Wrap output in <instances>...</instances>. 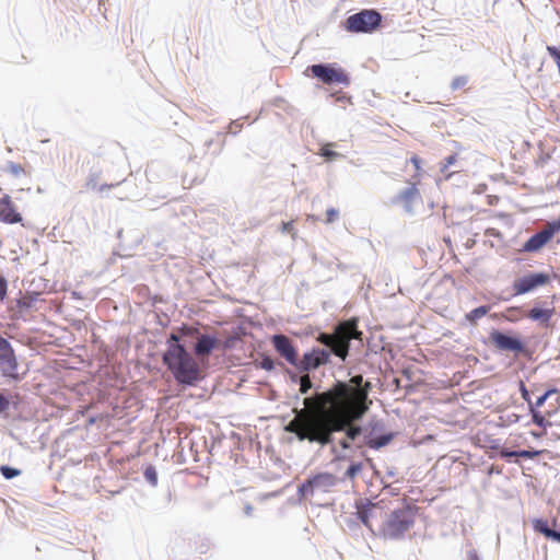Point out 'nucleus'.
Instances as JSON below:
<instances>
[{
	"instance_id": "obj_15",
	"label": "nucleus",
	"mask_w": 560,
	"mask_h": 560,
	"mask_svg": "<svg viewBox=\"0 0 560 560\" xmlns=\"http://www.w3.org/2000/svg\"><path fill=\"white\" fill-rule=\"evenodd\" d=\"M276 351L283 357L290 364L296 365L298 353L291 340L284 335H276L272 338Z\"/></svg>"
},
{
	"instance_id": "obj_3",
	"label": "nucleus",
	"mask_w": 560,
	"mask_h": 560,
	"mask_svg": "<svg viewBox=\"0 0 560 560\" xmlns=\"http://www.w3.org/2000/svg\"><path fill=\"white\" fill-rule=\"evenodd\" d=\"M163 363L180 384L192 385L200 378V370L196 360L180 343H171L163 354Z\"/></svg>"
},
{
	"instance_id": "obj_10",
	"label": "nucleus",
	"mask_w": 560,
	"mask_h": 560,
	"mask_svg": "<svg viewBox=\"0 0 560 560\" xmlns=\"http://www.w3.org/2000/svg\"><path fill=\"white\" fill-rule=\"evenodd\" d=\"M358 516L362 523L369 527L372 532L377 530L378 526L385 520L387 513L377 503L368 502L365 505L358 506Z\"/></svg>"
},
{
	"instance_id": "obj_1",
	"label": "nucleus",
	"mask_w": 560,
	"mask_h": 560,
	"mask_svg": "<svg viewBox=\"0 0 560 560\" xmlns=\"http://www.w3.org/2000/svg\"><path fill=\"white\" fill-rule=\"evenodd\" d=\"M294 418L284 427L287 432L293 433L300 441H308L322 446L334 441L335 432H345V438L338 445L342 450L350 448L362 432L354 422L360 420L366 411L363 408H329L304 405V408L293 409Z\"/></svg>"
},
{
	"instance_id": "obj_45",
	"label": "nucleus",
	"mask_w": 560,
	"mask_h": 560,
	"mask_svg": "<svg viewBox=\"0 0 560 560\" xmlns=\"http://www.w3.org/2000/svg\"><path fill=\"white\" fill-rule=\"evenodd\" d=\"M182 331H183L184 334H192L194 331H196V332H197V329H192V328H183V329H182Z\"/></svg>"
},
{
	"instance_id": "obj_34",
	"label": "nucleus",
	"mask_w": 560,
	"mask_h": 560,
	"mask_svg": "<svg viewBox=\"0 0 560 560\" xmlns=\"http://www.w3.org/2000/svg\"><path fill=\"white\" fill-rule=\"evenodd\" d=\"M312 388V381L308 374L302 375L300 378V393L306 394Z\"/></svg>"
},
{
	"instance_id": "obj_18",
	"label": "nucleus",
	"mask_w": 560,
	"mask_h": 560,
	"mask_svg": "<svg viewBox=\"0 0 560 560\" xmlns=\"http://www.w3.org/2000/svg\"><path fill=\"white\" fill-rule=\"evenodd\" d=\"M0 221L8 224H14L22 221V215L18 212L16 207L9 195H4L0 199Z\"/></svg>"
},
{
	"instance_id": "obj_40",
	"label": "nucleus",
	"mask_w": 560,
	"mask_h": 560,
	"mask_svg": "<svg viewBox=\"0 0 560 560\" xmlns=\"http://www.w3.org/2000/svg\"><path fill=\"white\" fill-rule=\"evenodd\" d=\"M281 231L284 233H291L294 231L293 221L283 222L281 225Z\"/></svg>"
},
{
	"instance_id": "obj_30",
	"label": "nucleus",
	"mask_w": 560,
	"mask_h": 560,
	"mask_svg": "<svg viewBox=\"0 0 560 560\" xmlns=\"http://www.w3.org/2000/svg\"><path fill=\"white\" fill-rule=\"evenodd\" d=\"M332 143H326L320 148V155L326 159V161H332L339 156V153L335 152L331 148Z\"/></svg>"
},
{
	"instance_id": "obj_31",
	"label": "nucleus",
	"mask_w": 560,
	"mask_h": 560,
	"mask_svg": "<svg viewBox=\"0 0 560 560\" xmlns=\"http://www.w3.org/2000/svg\"><path fill=\"white\" fill-rule=\"evenodd\" d=\"M542 231L547 232V235L552 238V236L560 231V217L555 221L548 222Z\"/></svg>"
},
{
	"instance_id": "obj_23",
	"label": "nucleus",
	"mask_w": 560,
	"mask_h": 560,
	"mask_svg": "<svg viewBox=\"0 0 560 560\" xmlns=\"http://www.w3.org/2000/svg\"><path fill=\"white\" fill-rule=\"evenodd\" d=\"M490 311V306L482 305L477 308H474L469 313L465 315V318L467 322H469L471 325H475L480 318L486 316Z\"/></svg>"
},
{
	"instance_id": "obj_6",
	"label": "nucleus",
	"mask_w": 560,
	"mask_h": 560,
	"mask_svg": "<svg viewBox=\"0 0 560 560\" xmlns=\"http://www.w3.org/2000/svg\"><path fill=\"white\" fill-rule=\"evenodd\" d=\"M382 22V15L375 10H362L347 18L345 28L350 33H372Z\"/></svg>"
},
{
	"instance_id": "obj_24",
	"label": "nucleus",
	"mask_w": 560,
	"mask_h": 560,
	"mask_svg": "<svg viewBox=\"0 0 560 560\" xmlns=\"http://www.w3.org/2000/svg\"><path fill=\"white\" fill-rule=\"evenodd\" d=\"M539 453L537 451H520V452L508 451V450H501L500 451V456L503 457V458L513 457V456L524 457V458H534Z\"/></svg>"
},
{
	"instance_id": "obj_5",
	"label": "nucleus",
	"mask_w": 560,
	"mask_h": 560,
	"mask_svg": "<svg viewBox=\"0 0 560 560\" xmlns=\"http://www.w3.org/2000/svg\"><path fill=\"white\" fill-rule=\"evenodd\" d=\"M416 512L415 508L409 504L390 511L378 526V534L387 539L401 538L413 526Z\"/></svg>"
},
{
	"instance_id": "obj_38",
	"label": "nucleus",
	"mask_w": 560,
	"mask_h": 560,
	"mask_svg": "<svg viewBox=\"0 0 560 560\" xmlns=\"http://www.w3.org/2000/svg\"><path fill=\"white\" fill-rule=\"evenodd\" d=\"M339 218V212L337 209L335 208H329L327 211H326V220L325 222L327 224H330L332 222H335L337 219Z\"/></svg>"
},
{
	"instance_id": "obj_12",
	"label": "nucleus",
	"mask_w": 560,
	"mask_h": 560,
	"mask_svg": "<svg viewBox=\"0 0 560 560\" xmlns=\"http://www.w3.org/2000/svg\"><path fill=\"white\" fill-rule=\"evenodd\" d=\"M0 370L7 376H18V362L13 349L2 337H0Z\"/></svg>"
},
{
	"instance_id": "obj_7",
	"label": "nucleus",
	"mask_w": 560,
	"mask_h": 560,
	"mask_svg": "<svg viewBox=\"0 0 560 560\" xmlns=\"http://www.w3.org/2000/svg\"><path fill=\"white\" fill-rule=\"evenodd\" d=\"M306 71L311 72L314 78L318 79L324 84H350V78L348 73L345 71V69L338 67L336 63L312 65L306 69Z\"/></svg>"
},
{
	"instance_id": "obj_32",
	"label": "nucleus",
	"mask_w": 560,
	"mask_h": 560,
	"mask_svg": "<svg viewBox=\"0 0 560 560\" xmlns=\"http://www.w3.org/2000/svg\"><path fill=\"white\" fill-rule=\"evenodd\" d=\"M546 49L550 57L553 59L555 63L557 65L558 72L560 75V48L556 46H547Z\"/></svg>"
},
{
	"instance_id": "obj_42",
	"label": "nucleus",
	"mask_w": 560,
	"mask_h": 560,
	"mask_svg": "<svg viewBox=\"0 0 560 560\" xmlns=\"http://www.w3.org/2000/svg\"><path fill=\"white\" fill-rule=\"evenodd\" d=\"M9 407V400L0 395V412L4 411Z\"/></svg>"
},
{
	"instance_id": "obj_37",
	"label": "nucleus",
	"mask_w": 560,
	"mask_h": 560,
	"mask_svg": "<svg viewBox=\"0 0 560 560\" xmlns=\"http://www.w3.org/2000/svg\"><path fill=\"white\" fill-rule=\"evenodd\" d=\"M8 281L4 275L0 272V301L7 298Z\"/></svg>"
},
{
	"instance_id": "obj_16",
	"label": "nucleus",
	"mask_w": 560,
	"mask_h": 560,
	"mask_svg": "<svg viewBox=\"0 0 560 560\" xmlns=\"http://www.w3.org/2000/svg\"><path fill=\"white\" fill-rule=\"evenodd\" d=\"M101 173H102L101 171L90 172V174L88 175V177L85 179V184H84L86 189L102 194L106 190H109L112 188L119 186L122 182H125V176L121 175V176L115 177V180H113L110 183L100 184Z\"/></svg>"
},
{
	"instance_id": "obj_29",
	"label": "nucleus",
	"mask_w": 560,
	"mask_h": 560,
	"mask_svg": "<svg viewBox=\"0 0 560 560\" xmlns=\"http://www.w3.org/2000/svg\"><path fill=\"white\" fill-rule=\"evenodd\" d=\"M535 529L544 534L548 538L556 539V536L558 532L552 530L548 527V524L546 521L537 520L535 522Z\"/></svg>"
},
{
	"instance_id": "obj_47",
	"label": "nucleus",
	"mask_w": 560,
	"mask_h": 560,
	"mask_svg": "<svg viewBox=\"0 0 560 560\" xmlns=\"http://www.w3.org/2000/svg\"><path fill=\"white\" fill-rule=\"evenodd\" d=\"M555 540H557V541H559V542H560V533H558V534H557V536H556V539H555Z\"/></svg>"
},
{
	"instance_id": "obj_27",
	"label": "nucleus",
	"mask_w": 560,
	"mask_h": 560,
	"mask_svg": "<svg viewBox=\"0 0 560 560\" xmlns=\"http://www.w3.org/2000/svg\"><path fill=\"white\" fill-rule=\"evenodd\" d=\"M4 172L16 178L26 176L25 168L21 164L14 162H10L4 168Z\"/></svg>"
},
{
	"instance_id": "obj_9",
	"label": "nucleus",
	"mask_w": 560,
	"mask_h": 560,
	"mask_svg": "<svg viewBox=\"0 0 560 560\" xmlns=\"http://www.w3.org/2000/svg\"><path fill=\"white\" fill-rule=\"evenodd\" d=\"M552 397H555L556 404L553 405V407L551 409L546 410L545 415H542L541 412L537 411L533 407L530 408L533 422L536 425L540 427V428L546 429L548 425L551 424L549 421L546 420V417L553 416L557 412V410L559 409V407H560V392L558 389H556V388H551V389L547 390L544 395L538 397V399H537V401L535 404L536 408L541 407L547 399H550Z\"/></svg>"
},
{
	"instance_id": "obj_25",
	"label": "nucleus",
	"mask_w": 560,
	"mask_h": 560,
	"mask_svg": "<svg viewBox=\"0 0 560 560\" xmlns=\"http://www.w3.org/2000/svg\"><path fill=\"white\" fill-rule=\"evenodd\" d=\"M392 439H393V434H384V435H381V436H377L374 439H370L366 442V445L370 448L378 450V448L387 445L392 441Z\"/></svg>"
},
{
	"instance_id": "obj_13",
	"label": "nucleus",
	"mask_w": 560,
	"mask_h": 560,
	"mask_svg": "<svg viewBox=\"0 0 560 560\" xmlns=\"http://www.w3.org/2000/svg\"><path fill=\"white\" fill-rule=\"evenodd\" d=\"M330 359V351L326 349L314 348L310 352L304 353L296 365L301 371H311L327 364Z\"/></svg>"
},
{
	"instance_id": "obj_20",
	"label": "nucleus",
	"mask_w": 560,
	"mask_h": 560,
	"mask_svg": "<svg viewBox=\"0 0 560 560\" xmlns=\"http://www.w3.org/2000/svg\"><path fill=\"white\" fill-rule=\"evenodd\" d=\"M551 238L542 230L530 236L524 244L523 249L528 253L537 252L544 247Z\"/></svg>"
},
{
	"instance_id": "obj_33",
	"label": "nucleus",
	"mask_w": 560,
	"mask_h": 560,
	"mask_svg": "<svg viewBox=\"0 0 560 560\" xmlns=\"http://www.w3.org/2000/svg\"><path fill=\"white\" fill-rule=\"evenodd\" d=\"M0 471L5 479H12L20 475V470L10 466H1Z\"/></svg>"
},
{
	"instance_id": "obj_11",
	"label": "nucleus",
	"mask_w": 560,
	"mask_h": 560,
	"mask_svg": "<svg viewBox=\"0 0 560 560\" xmlns=\"http://www.w3.org/2000/svg\"><path fill=\"white\" fill-rule=\"evenodd\" d=\"M550 282V276L544 272L529 273L516 279L512 289L515 295L526 294L539 287H544Z\"/></svg>"
},
{
	"instance_id": "obj_22",
	"label": "nucleus",
	"mask_w": 560,
	"mask_h": 560,
	"mask_svg": "<svg viewBox=\"0 0 560 560\" xmlns=\"http://www.w3.org/2000/svg\"><path fill=\"white\" fill-rule=\"evenodd\" d=\"M457 162H458V154L453 153V154L448 155L447 158H445L440 163V173L443 175V177L445 179H450L456 173V171L451 172L450 167L452 165H455Z\"/></svg>"
},
{
	"instance_id": "obj_2",
	"label": "nucleus",
	"mask_w": 560,
	"mask_h": 560,
	"mask_svg": "<svg viewBox=\"0 0 560 560\" xmlns=\"http://www.w3.org/2000/svg\"><path fill=\"white\" fill-rule=\"evenodd\" d=\"M371 383L363 384L362 375L352 376L349 382L337 381L329 389L316 393L303 400L304 405L329 408H363L368 411L372 401L369 399Z\"/></svg>"
},
{
	"instance_id": "obj_28",
	"label": "nucleus",
	"mask_w": 560,
	"mask_h": 560,
	"mask_svg": "<svg viewBox=\"0 0 560 560\" xmlns=\"http://www.w3.org/2000/svg\"><path fill=\"white\" fill-rule=\"evenodd\" d=\"M410 163L415 167V174L411 177V179H412L411 183L420 184V182H421V173H422V168H421L422 160L418 155H412L410 158Z\"/></svg>"
},
{
	"instance_id": "obj_4",
	"label": "nucleus",
	"mask_w": 560,
	"mask_h": 560,
	"mask_svg": "<svg viewBox=\"0 0 560 560\" xmlns=\"http://www.w3.org/2000/svg\"><path fill=\"white\" fill-rule=\"evenodd\" d=\"M362 339V331L358 329V319L350 318L339 323L334 334H320L317 340L330 348V353L345 360L349 353L350 340Z\"/></svg>"
},
{
	"instance_id": "obj_14",
	"label": "nucleus",
	"mask_w": 560,
	"mask_h": 560,
	"mask_svg": "<svg viewBox=\"0 0 560 560\" xmlns=\"http://www.w3.org/2000/svg\"><path fill=\"white\" fill-rule=\"evenodd\" d=\"M492 345L501 351L522 352L524 349L523 342L515 337L508 336L501 331L493 330L490 334Z\"/></svg>"
},
{
	"instance_id": "obj_21",
	"label": "nucleus",
	"mask_w": 560,
	"mask_h": 560,
	"mask_svg": "<svg viewBox=\"0 0 560 560\" xmlns=\"http://www.w3.org/2000/svg\"><path fill=\"white\" fill-rule=\"evenodd\" d=\"M553 315H555V308H539V307H534L526 314V316L528 318H530L532 320H537L542 324H548Z\"/></svg>"
},
{
	"instance_id": "obj_46",
	"label": "nucleus",
	"mask_w": 560,
	"mask_h": 560,
	"mask_svg": "<svg viewBox=\"0 0 560 560\" xmlns=\"http://www.w3.org/2000/svg\"><path fill=\"white\" fill-rule=\"evenodd\" d=\"M468 560H479V558H478L477 553L471 552V553H469Z\"/></svg>"
},
{
	"instance_id": "obj_35",
	"label": "nucleus",
	"mask_w": 560,
	"mask_h": 560,
	"mask_svg": "<svg viewBox=\"0 0 560 560\" xmlns=\"http://www.w3.org/2000/svg\"><path fill=\"white\" fill-rule=\"evenodd\" d=\"M362 470V464L361 463H354V464H351L347 471H346V476L350 479H353L358 476V474Z\"/></svg>"
},
{
	"instance_id": "obj_8",
	"label": "nucleus",
	"mask_w": 560,
	"mask_h": 560,
	"mask_svg": "<svg viewBox=\"0 0 560 560\" xmlns=\"http://www.w3.org/2000/svg\"><path fill=\"white\" fill-rule=\"evenodd\" d=\"M337 485V477L330 472H319L307 479L299 488L303 497L313 495L315 492H328Z\"/></svg>"
},
{
	"instance_id": "obj_36",
	"label": "nucleus",
	"mask_w": 560,
	"mask_h": 560,
	"mask_svg": "<svg viewBox=\"0 0 560 560\" xmlns=\"http://www.w3.org/2000/svg\"><path fill=\"white\" fill-rule=\"evenodd\" d=\"M144 477H145V479H147L150 483H152L153 486H155V485H156V482H158V475H156L155 469H154L152 466L148 467V468L144 470Z\"/></svg>"
},
{
	"instance_id": "obj_43",
	"label": "nucleus",
	"mask_w": 560,
	"mask_h": 560,
	"mask_svg": "<svg viewBox=\"0 0 560 560\" xmlns=\"http://www.w3.org/2000/svg\"><path fill=\"white\" fill-rule=\"evenodd\" d=\"M178 341H179L178 336H177V335H175V334H172V335L170 336V338H168L167 343H168V346H170L171 343H178Z\"/></svg>"
},
{
	"instance_id": "obj_19",
	"label": "nucleus",
	"mask_w": 560,
	"mask_h": 560,
	"mask_svg": "<svg viewBox=\"0 0 560 560\" xmlns=\"http://www.w3.org/2000/svg\"><path fill=\"white\" fill-rule=\"evenodd\" d=\"M218 339L214 336L200 335L195 345V354L197 357H207L217 347Z\"/></svg>"
},
{
	"instance_id": "obj_39",
	"label": "nucleus",
	"mask_w": 560,
	"mask_h": 560,
	"mask_svg": "<svg viewBox=\"0 0 560 560\" xmlns=\"http://www.w3.org/2000/svg\"><path fill=\"white\" fill-rule=\"evenodd\" d=\"M521 312H522L521 307H510L506 310V313H508L506 318L509 320H516L521 317L520 316Z\"/></svg>"
},
{
	"instance_id": "obj_44",
	"label": "nucleus",
	"mask_w": 560,
	"mask_h": 560,
	"mask_svg": "<svg viewBox=\"0 0 560 560\" xmlns=\"http://www.w3.org/2000/svg\"><path fill=\"white\" fill-rule=\"evenodd\" d=\"M522 396L525 400L529 401L528 392L525 387V385L522 383L521 385Z\"/></svg>"
},
{
	"instance_id": "obj_41",
	"label": "nucleus",
	"mask_w": 560,
	"mask_h": 560,
	"mask_svg": "<svg viewBox=\"0 0 560 560\" xmlns=\"http://www.w3.org/2000/svg\"><path fill=\"white\" fill-rule=\"evenodd\" d=\"M261 368L267 370V371L272 370L273 369V361L270 358H265L261 361Z\"/></svg>"
},
{
	"instance_id": "obj_26",
	"label": "nucleus",
	"mask_w": 560,
	"mask_h": 560,
	"mask_svg": "<svg viewBox=\"0 0 560 560\" xmlns=\"http://www.w3.org/2000/svg\"><path fill=\"white\" fill-rule=\"evenodd\" d=\"M468 85H469V77L468 75H458L452 80L451 89L454 92L459 91V90L468 91L469 90Z\"/></svg>"
},
{
	"instance_id": "obj_17",
	"label": "nucleus",
	"mask_w": 560,
	"mask_h": 560,
	"mask_svg": "<svg viewBox=\"0 0 560 560\" xmlns=\"http://www.w3.org/2000/svg\"><path fill=\"white\" fill-rule=\"evenodd\" d=\"M417 185L411 183L408 188L400 191L394 199V202L401 205L407 212L412 211L415 203L421 202V195Z\"/></svg>"
}]
</instances>
